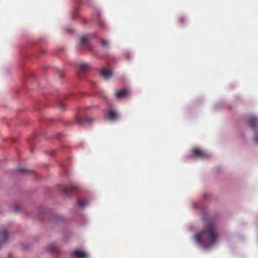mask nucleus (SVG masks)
<instances>
[{"mask_svg":"<svg viewBox=\"0 0 258 258\" xmlns=\"http://www.w3.org/2000/svg\"><path fill=\"white\" fill-rule=\"evenodd\" d=\"M89 67V64L87 63L83 62L81 63L80 66V72L79 73L78 75L80 76L81 74H85L88 70Z\"/></svg>","mask_w":258,"mask_h":258,"instance_id":"12","label":"nucleus"},{"mask_svg":"<svg viewBox=\"0 0 258 258\" xmlns=\"http://www.w3.org/2000/svg\"><path fill=\"white\" fill-rule=\"evenodd\" d=\"M73 258H88L89 255L84 251L76 250L72 252Z\"/></svg>","mask_w":258,"mask_h":258,"instance_id":"5","label":"nucleus"},{"mask_svg":"<svg viewBox=\"0 0 258 258\" xmlns=\"http://www.w3.org/2000/svg\"><path fill=\"white\" fill-rule=\"evenodd\" d=\"M77 204L80 208H83L89 205L90 201L89 200L86 199L78 200Z\"/></svg>","mask_w":258,"mask_h":258,"instance_id":"11","label":"nucleus"},{"mask_svg":"<svg viewBox=\"0 0 258 258\" xmlns=\"http://www.w3.org/2000/svg\"><path fill=\"white\" fill-rule=\"evenodd\" d=\"M16 170L17 171L20 172H31V170L26 169L25 168H18L16 169Z\"/></svg>","mask_w":258,"mask_h":258,"instance_id":"19","label":"nucleus"},{"mask_svg":"<svg viewBox=\"0 0 258 258\" xmlns=\"http://www.w3.org/2000/svg\"><path fill=\"white\" fill-rule=\"evenodd\" d=\"M83 22L84 24H85L87 22V21L86 20H84Z\"/></svg>","mask_w":258,"mask_h":258,"instance_id":"26","label":"nucleus"},{"mask_svg":"<svg viewBox=\"0 0 258 258\" xmlns=\"http://www.w3.org/2000/svg\"><path fill=\"white\" fill-rule=\"evenodd\" d=\"M192 152L195 156H196L197 157L204 158L207 157L206 153L197 149H194L192 150Z\"/></svg>","mask_w":258,"mask_h":258,"instance_id":"13","label":"nucleus"},{"mask_svg":"<svg viewBox=\"0 0 258 258\" xmlns=\"http://www.w3.org/2000/svg\"><path fill=\"white\" fill-rule=\"evenodd\" d=\"M130 94V90L127 88H123L115 94V97L118 98L124 97Z\"/></svg>","mask_w":258,"mask_h":258,"instance_id":"7","label":"nucleus"},{"mask_svg":"<svg viewBox=\"0 0 258 258\" xmlns=\"http://www.w3.org/2000/svg\"><path fill=\"white\" fill-rule=\"evenodd\" d=\"M0 236L2 237L3 240L5 241L8 239V233L5 229H4L0 232Z\"/></svg>","mask_w":258,"mask_h":258,"instance_id":"15","label":"nucleus"},{"mask_svg":"<svg viewBox=\"0 0 258 258\" xmlns=\"http://www.w3.org/2000/svg\"><path fill=\"white\" fill-rule=\"evenodd\" d=\"M98 24L101 27H104V23L103 20H101L100 19H99L97 21Z\"/></svg>","mask_w":258,"mask_h":258,"instance_id":"21","label":"nucleus"},{"mask_svg":"<svg viewBox=\"0 0 258 258\" xmlns=\"http://www.w3.org/2000/svg\"><path fill=\"white\" fill-rule=\"evenodd\" d=\"M67 31L69 32H73V30L72 29H68Z\"/></svg>","mask_w":258,"mask_h":258,"instance_id":"25","label":"nucleus"},{"mask_svg":"<svg viewBox=\"0 0 258 258\" xmlns=\"http://www.w3.org/2000/svg\"><path fill=\"white\" fill-rule=\"evenodd\" d=\"M54 71L56 73H57L58 74V77L59 78H62V75L61 74V73L62 72V70H60L59 68H55L54 69Z\"/></svg>","mask_w":258,"mask_h":258,"instance_id":"18","label":"nucleus"},{"mask_svg":"<svg viewBox=\"0 0 258 258\" xmlns=\"http://www.w3.org/2000/svg\"><path fill=\"white\" fill-rule=\"evenodd\" d=\"M47 250L52 253H57L59 251L58 246L55 243H51L47 246Z\"/></svg>","mask_w":258,"mask_h":258,"instance_id":"9","label":"nucleus"},{"mask_svg":"<svg viewBox=\"0 0 258 258\" xmlns=\"http://www.w3.org/2000/svg\"><path fill=\"white\" fill-rule=\"evenodd\" d=\"M248 124L249 127L252 128L254 131L257 130L256 127L258 124V118L256 116H250L248 120Z\"/></svg>","mask_w":258,"mask_h":258,"instance_id":"6","label":"nucleus"},{"mask_svg":"<svg viewBox=\"0 0 258 258\" xmlns=\"http://www.w3.org/2000/svg\"><path fill=\"white\" fill-rule=\"evenodd\" d=\"M57 107L61 110H65L66 108L65 105L62 102L58 103Z\"/></svg>","mask_w":258,"mask_h":258,"instance_id":"20","label":"nucleus"},{"mask_svg":"<svg viewBox=\"0 0 258 258\" xmlns=\"http://www.w3.org/2000/svg\"><path fill=\"white\" fill-rule=\"evenodd\" d=\"M105 117L110 120L113 121L117 119L118 114L114 110L110 109L108 110L107 114H106Z\"/></svg>","mask_w":258,"mask_h":258,"instance_id":"8","label":"nucleus"},{"mask_svg":"<svg viewBox=\"0 0 258 258\" xmlns=\"http://www.w3.org/2000/svg\"><path fill=\"white\" fill-rule=\"evenodd\" d=\"M126 58H127V59H129V58H130V54H129V53L127 52V53H126Z\"/></svg>","mask_w":258,"mask_h":258,"instance_id":"24","label":"nucleus"},{"mask_svg":"<svg viewBox=\"0 0 258 258\" xmlns=\"http://www.w3.org/2000/svg\"><path fill=\"white\" fill-rule=\"evenodd\" d=\"M30 152L32 153H33V150H30Z\"/></svg>","mask_w":258,"mask_h":258,"instance_id":"28","label":"nucleus"},{"mask_svg":"<svg viewBox=\"0 0 258 258\" xmlns=\"http://www.w3.org/2000/svg\"><path fill=\"white\" fill-rule=\"evenodd\" d=\"M184 17H181V18H180V19H179V21H180V22L181 23H183V21H184Z\"/></svg>","mask_w":258,"mask_h":258,"instance_id":"22","label":"nucleus"},{"mask_svg":"<svg viewBox=\"0 0 258 258\" xmlns=\"http://www.w3.org/2000/svg\"><path fill=\"white\" fill-rule=\"evenodd\" d=\"M88 48H89L90 50H91V48H90V46H88Z\"/></svg>","mask_w":258,"mask_h":258,"instance_id":"27","label":"nucleus"},{"mask_svg":"<svg viewBox=\"0 0 258 258\" xmlns=\"http://www.w3.org/2000/svg\"><path fill=\"white\" fill-rule=\"evenodd\" d=\"M192 206H193V207H194V208H197V207H198V205H197V204L196 203H194L192 204Z\"/></svg>","mask_w":258,"mask_h":258,"instance_id":"23","label":"nucleus"},{"mask_svg":"<svg viewBox=\"0 0 258 258\" xmlns=\"http://www.w3.org/2000/svg\"><path fill=\"white\" fill-rule=\"evenodd\" d=\"M100 74L106 80L109 79L112 76L111 72L106 68H103L101 71Z\"/></svg>","mask_w":258,"mask_h":258,"instance_id":"10","label":"nucleus"},{"mask_svg":"<svg viewBox=\"0 0 258 258\" xmlns=\"http://www.w3.org/2000/svg\"><path fill=\"white\" fill-rule=\"evenodd\" d=\"M95 37V35L94 34L88 35L84 37H83L80 40L79 44L77 46L78 50L81 51L83 47H85V46H88V40L90 38H93Z\"/></svg>","mask_w":258,"mask_h":258,"instance_id":"3","label":"nucleus"},{"mask_svg":"<svg viewBox=\"0 0 258 258\" xmlns=\"http://www.w3.org/2000/svg\"><path fill=\"white\" fill-rule=\"evenodd\" d=\"M194 238L202 248L208 249L216 244L218 234L214 224L209 222L195 234Z\"/></svg>","mask_w":258,"mask_h":258,"instance_id":"1","label":"nucleus"},{"mask_svg":"<svg viewBox=\"0 0 258 258\" xmlns=\"http://www.w3.org/2000/svg\"><path fill=\"white\" fill-rule=\"evenodd\" d=\"M59 190L64 196H67L70 192L74 193L78 191V187L75 184L71 183L67 186H61Z\"/></svg>","mask_w":258,"mask_h":258,"instance_id":"2","label":"nucleus"},{"mask_svg":"<svg viewBox=\"0 0 258 258\" xmlns=\"http://www.w3.org/2000/svg\"><path fill=\"white\" fill-rule=\"evenodd\" d=\"M101 45L105 48L108 49L109 47V41L108 40L100 39Z\"/></svg>","mask_w":258,"mask_h":258,"instance_id":"14","label":"nucleus"},{"mask_svg":"<svg viewBox=\"0 0 258 258\" xmlns=\"http://www.w3.org/2000/svg\"><path fill=\"white\" fill-rule=\"evenodd\" d=\"M94 119V118L88 117L87 116H84L82 117L78 116L76 118L77 122L81 125H85L86 124H90L92 120Z\"/></svg>","mask_w":258,"mask_h":258,"instance_id":"4","label":"nucleus"},{"mask_svg":"<svg viewBox=\"0 0 258 258\" xmlns=\"http://www.w3.org/2000/svg\"><path fill=\"white\" fill-rule=\"evenodd\" d=\"M253 137V141L255 144L258 145V130H255Z\"/></svg>","mask_w":258,"mask_h":258,"instance_id":"16","label":"nucleus"},{"mask_svg":"<svg viewBox=\"0 0 258 258\" xmlns=\"http://www.w3.org/2000/svg\"><path fill=\"white\" fill-rule=\"evenodd\" d=\"M79 10V8L78 7L75 8L73 10V11L72 12V17H71L72 20H75V19H76L75 18V13H77Z\"/></svg>","mask_w":258,"mask_h":258,"instance_id":"17","label":"nucleus"}]
</instances>
